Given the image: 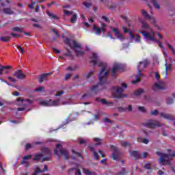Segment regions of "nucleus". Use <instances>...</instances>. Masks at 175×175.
Returning <instances> with one entry per match:
<instances>
[{
  "label": "nucleus",
  "mask_w": 175,
  "mask_h": 175,
  "mask_svg": "<svg viewBox=\"0 0 175 175\" xmlns=\"http://www.w3.org/2000/svg\"><path fill=\"white\" fill-rule=\"evenodd\" d=\"M90 59L91 60L90 61V64H93V66L98 65V68H101L98 75L99 83L94 85L92 88V92L96 94H98V92H100V91H102L103 89L100 88L102 85H105V84L109 83V82L107 81V79H106V76L109 75V70L105 72V70H106V68H107V64L99 61V56H98V54L93 53L92 56L90 57ZM103 72H105L102 75V73H103Z\"/></svg>",
  "instance_id": "nucleus-1"
},
{
  "label": "nucleus",
  "mask_w": 175,
  "mask_h": 175,
  "mask_svg": "<svg viewBox=\"0 0 175 175\" xmlns=\"http://www.w3.org/2000/svg\"><path fill=\"white\" fill-rule=\"evenodd\" d=\"M148 65V61L144 60L143 62H139L137 66L138 74L135 76L136 80L132 81V84H137L139 81H141L140 77H143V73H142V70L143 69H146L147 66Z\"/></svg>",
  "instance_id": "nucleus-2"
},
{
  "label": "nucleus",
  "mask_w": 175,
  "mask_h": 175,
  "mask_svg": "<svg viewBox=\"0 0 175 175\" xmlns=\"http://www.w3.org/2000/svg\"><path fill=\"white\" fill-rule=\"evenodd\" d=\"M139 33H141V35H143L144 39H146V40H150V42H154L155 43H158L161 49H163V44L161 41L155 39L154 32H152V35H151L150 32H148L146 31H139Z\"/></svg>",
  "instance_id": "nucleus-3"
},
{
  "label": "nucleus",
  "mask_w": 175,
  "mask_h": 175,
  "mask_svg": "<svg viewBox=\"0 0 175 175\" xmlns=\"http://www.w3.org/2000/svg\"><path fill=\"white\" fill-rule=\"evenodd\" d=\"M72 42L74 45H72L70 43V39H69V38H66L64 39V43H66V44H68V46H70V47L75 50L77 57H79V55H84V51H81L76 49H81V45L77 43V41H76L75 40H73Z\"/></svg>",
  "instance_id": "nucleus-4"
},
{
  "label": "nucleus",
  "mask_w": 175,
  "mask_h": 175,
  "mask_svg": "<svg viewBox=\"0 0 175 175\" xmlns=\"http://www.w3.org/2000/svg\"><path fill=\"white\" fill-rule=\"evenodd\" d=\"M55 149L54 150V155H57L58 159H60L61 155H64L65 159H69V156L68 155V150L62 148V145L57 144L55 145ZM59 152L60 154H58Z\"/></svg>",
  "instance_id": "nucleus-5"
},
{
  "label": "nucleus",
  "mask_w": 175,
  "mask_h": 175,
  "mask_svg": "<svg viewBox=\"0 0 175 175\" xmlns=\"http://www.w3.org/2000/svg\"><path fill=\"white\" fill-rule=\"evenodd\" d=\"M156 154L159 155V157H161L160 163H161V165H170V160H168L170 159V154L162 153L159 151L156 152Z\"/></svg>",
  "instance_id": "nucleus-6"
},
{
  "label": "nucleus",
  "mask_w": 175,
  "mask_h": 175,
  "mask_svg": "<svg viewBox=\"0 0 175 175\" xmlns=\"http://www.w3.org/2000/svg\"><path fill=\"white\" fill-rule=\"evenodd\" d=\"M42 106H48V107H51V106H59V99L53 100L51 99L49 100H42L40 103Z\"/></svg>",
  "instance_id": "nucleus-7"
},
{
  "label": "nucleus",
  "mask_w": 175,
  "mask_h": 175,
  "mask_svg": "<svg viewBox=\"0 0 175 175\" xmlns=\"http://www.w3.org/2000/svg\"><path fill=\"white\" fill-rule=\"evenodd\" d=\"M111 149L112 150V159L113 161H118L121 155L120 150L114 145H111Z\"/></svg>",
  "instance_id": "nucleus-8"
},
{
  "label": "nucleus",
  "mask_w": 175,
  "mask_h": 175,
  "mask_svg": "<svg viewBox=\"0 0 175 175\" xmlns=\"http://www.w3.org/2000/svg\"><path fill=\"white\" fill-rule=\"evenodd\" d=\"M144 125L146 126V128L154 129L157 128V126H161V122L157 120H150L146 123H144Z\"/></svg>",
  "instance_id": "nucleus-9"
},
{
  "label": "nucleus",
  "mask_w": 175,
  "mask_h": 175,
  "mask_svg": "<svg viewBox=\"0 0 175 175\" xmlns=\"http://www.w3.org/2000/svg\"><path fill=\"white\" fill-rule=\"evenodd\" d=\"M114 90L116 91L115 94V98H128L127 94H123L124 92V88L118 86H116L114 88Z\"/></svg>",
  "instance_id": "nucleus-10"
},
{
  "label": "nucleus",
  "mask_w": 175,
  "mask_h": 175,
  "mask_svg": "<svg viewBox=\"0 0 175 175\" xmlns=\"http://www.w3.org/2000/svg\"><path fill=\"white\" fill-rule=\"evenodd\" d=\"M122 69V66L120 64H115L112 68L111 76L114 77V79H117V72L118 70H121Z\"/></svg>",
  "instance_id": "nucleus-11"
},
{
  "label": "nucleus",
  "mask_w": 175,
  "mask_h": 175,
  "mask_svg": "<svg viewBox=\"0 0 175 175\" xmlns=\"http://www.w3.org/2000/svg\"><path fill=\"white\" fill-rule=\"evenodd\" d=\"M13 76L16 77L18 80H24L25 77H27V75L24 73H23V71L21 70H17L14 72Z\"/></svg>",
  "instance_id": "nucleus-12"
},
{
  "label": "nucleus",
  "mask_w": 175,
  "mask_h": 175,
  "mask_svg": "<svg viewBox=\"0 0 175 175\" xmlns=\"http://www.w3.org/2000/svg\"><path fill=\"white\" fill-rule=\"evenodd\" d=\"M129 35L131 39V40H135L137 43H140V35L139 34H133L131 31H129Z\"/></svg>",
  "instance_id": "nucleus-13"
},
{
  "label": "nucleus",
  "mask_w": 175,
  "mask_h": 175,
  "mask_svg": "<svg viewBox=\"0 0 175 175\" xmlns=\"http://www.w3.org/2000/svg\"><path fill=\"white\" fill-rule=\"evenodd\" d=\"M12 69V66H2L1 67H0V76H2V74L4 72L5 75H8V73H10V70Z\"/></svg>",
  "instance_id": "nucleus-14"
},
{
  "label": "nucleus",
  "mask_w": 175,
  "mask_h": 175,
  "mask_svg": "<svg viewBox=\"0 0 175 175\" xmlns=\"http://www.w3.org/2000/svg\"><path fill=\"white\" fill-rule=\"evenodd\" d=\"M50 75H53V72H49V73H44L39 75L38 79H39V83H43L44 80H47V77L50 76Z\"/></svg>",
  "instance_id": "nucleus-15"
},
{
  "label": "nucleus",
  "mask_w": 175,
  "mask_h": 175,
  "mask_svg": "<svg viewBox=\"0 0 175 175\" xmlns=\"http://www.w3.org/2000/svg\"><path fill=\"white\" fill-rule=\"evenodd\" d=\"M88 148L92 152H93L94 159H96V161H99V154H98V152L95 151V148H94L92 145H89Z\"/></svg>",
  "instance_id": "nucleus-16"
},
{
  "label": "nucleus",
  "mask_w": 175,
  "mask_h": 175,
  "mask_svg": "<svg viewBox=\"0 0 175 175\" xmlns=\"http://www.w3.org/2000/svg\"><path fill=\"white\" fill-rule=\"evenodd\" d=\"M160 116L161 117H163L165 120H169L170 121H174V116L173 115H170L165 113H161Z\"/></svg>",
  "instance_id": "nucleus-17"
},
{
  "label": "nucleus",
  "mask_w": 175,
  "mask_h": 175,
  "mask_svg": "<svg viewBox=\"0 0 175 175\" xmlns=\"http://www.w3.org/2000/svg\"><path fill=\"white\" fill-rule=\"evenodd\" d=\"M41 154H42V157L51 156V151L49 148L44 147L41 149Z\"/></svg>",
  "instance_id": "nucleus-18"
},
{
  "label": "nucleus",
  "mask_w": 175,
  "mask_h": 175,
  "mask_svg": "<svg viewBox=\"0 0 175 175\" xmlns=\"http://www.w3.org/2000/svg\"><path fill=\"white\" fill-rule=\"evenodd\" d=\"M131 157H133L135 159H140L142 158V154H140L138 151L133 150L130 152Z\"/></svg>",
  "instance_id": "nucleus-19"
},
{
  "label": "nucleus",
  "mask_w": 175,
  "mask_h": 175,
  "mask_svg": "<svg viewBox=\"0 0 175 175\" xmlns=\"http://www.w3.org/2000/svg\"><path fill=\"white\" fill-rule=\"evenodd\" d=\"M152 90L154 91H156V90H166V88H165L163 85L159 84V83H154V86L152 87Z\"/></svg>",
  "instance_id": "nucleus-20"
},
{
  "label": "nucleus",
  "mask_w": 175,
  "mask_h": 175,
  "mask_svg": "<svg viewBox=\"0 0 175 175\" xmlns=\"http://www.w3.org/2000/svg\"><path fill=\"white\" fill-rule=\"evenodd\" d=\"M42 157H43V154L42 152H38L34 155V157H33V161L34 162L40 161V159H42Z\"/></svg>",
  "instance_id": "nucleus-21"
},
{
  "label": "nucleus",
  "mask_w": 175,
  "mask_h": 175,
  "mask_svg": "<svg viewBox=\"0 0 175 175\" xmlns=\"http://www.w3.org/2000/svg\"><path fill=\"white\" fill-rule=\"evenodd\" d=\"M74 170H75V175H82L81 171L80 170V169H77V167L70 168L68 170L69 174H70V173H72V172H73Z\"/></svg>",
  "instance_id": "nucleus-22"
},
{
  "label": "nucleus",
  "mask_w": 175,
  "mask_h": 175,
  "mask_svg": "<svg viewBox=\"0 0 175 175\" xmlns=\"http://www.w3.org/2000/svg\"><path fill=\"white\" fill-rule=\"evenodd\" d=\"M3 13H5V14L12 15L14 14V11H13L10 8H5L3 10Z\"/></svg>",
  "instance_id": "nucleus-23"
},
{
  "label": "nucleus",
  "mask_w": 175,
  "mask_h": 175,
  "mask_svg": "<svg viewBox=\"0 0 175 175\" xmlns=\"http://www.w3.org/2000/svg\"><path fill=\"white\" fill-rule=\"evenodd\" d=\"M96 102H101L103 105H113V103H109L106 99H101L100 98H96Z\"/></svg>",
  "instance_id": "nucleus-24"
},
{
  "label": "nucleus",
  "mask_w": 175,
  "mask_h": 175,
  "mask_svg": "<svg viewBox=\"0 0 175 175\" xmlns=\"http://www.w3.org/2000/svg\"><path fill=\"white\" fill-rule=\"evenodd\" d=\"M142 28L144 29H149L150 32L152 34V29L151 27H150V25H148V24H147L146 22H142Z\"/></svg>",
  "instance_id": "nucleus-25"
},
{
  "label": "nucleus",
  "mask_w": 175,
  "mask_h": 175,
  "mask_svg": "<svg viewBox=\"0 0 175 175\" xmlns=\"http://www.w3.org/2000/svg\"><path fill=\"white\" fill-rule=\"evenodd\" d=\"M113 32L115 33V36H117L118 39H121L122 38V36L121 33H120V31H118V29L117 28H111Z\"/></svg>",
  "instance_id": "nucleus-26"
},
{
  "label": "nucleus",
  "mask_w": 175,
  "mask_h": 175,
  "mask_svg": "<svg viewBox=\"0 0 175 175\" xmlns=\"http://www.w3.org/2000/svg\"><path fill=\"white\" fill-rule=\"evenodd\" d=\"M10 39H12V37L9 36L0 37V40L1 42H3L4 43H8V42H10Z\"/></svg>",
  "instance_id": "nucleus-27"
},
{
  "label": "nucleus",
  "mask_w": 175,
  "mask_h": 175,
  "mask_svg": "<svg viewBox=\"0 0 175 175\" xmlns=\"http://www.w3.org/2000/svg\"><path fill=\"white\" fill-rule=\"evenodd\" d=\"M46 14L51 17V18H53V20H58V16L51 12L50 11L46 10Z\"/></svg>",
  "instance_id": "nucleus-28"
},
{
  "label": "nucleus",
  "mask_w": 175,
  "mask_h": 175,
  "mask_svg": "<svg viewBox=\"0 0 175 175\" xmlns=\"http://www.w3.org/2000/svg\"><path fill=\"white\" fill-rule=\"evenodd\" d=\"M94 142H96L95 146H100L102 144V142H103V139L96 137V138H94Z\"/></svg>",
  "instance_id": "nucleus-29"
},
{
  "label": "nucleus",
  "mask_w": 175,
  "mask_h": 175,
  "mask_svg": "<svg viewBox=\"0 0 175 175\" xmlns=\"http://www.w3.org/2000/svg\"><path fill=\"white\" fill-rule=\"evenodd\" d=\"M93 29L95 31L96 35H100V27H96V25H93Z\"/></svg>",
  "instance_id": "nucleus-30"
},
{
  "label": "nucleus",
  "mask_w": 175,
  "mask_h": 175,
  "mask_svg": "<svg viewBox=\"0 0 175 175\" xmlns=\"http://www.w3.org/2000/svg\"><path fill=\"white\" fill-rule=\"evenodd\" d=\"M70 21L71 24H76V21H77V14H73Z\"/></svg>",
  "instance_id": "nucleus-31"
},
{
  "label": "nucleus",
  "mask_w": 175,
  "mask_h": 175,
  "mask_svg": "<svg viewBox=\"0 0 175 175\" xmlns=\"http://www.w3.org/2000/svg\"><path fill=\"white\" fill-rule=\"evenodd\" d=\"M150 2L152 3V5L154 6L156 9H161V5L158 4V2L157 0H150Z\"/></svg>",
  "instance_id": "nucleus-32"
},
{
  "label": "nucleus",
  "mask_w": 175,
  "mask_h": 175,
  "mask_svg": "<svg viewBox=\"0 0 175 175\" xmlns=\"http://www.w3.org/2000/svg\"><path fill=\"white\" fill-rule=\"evenodd\" d=\"M144 92V89H138L134 92V95H136V96H139V95H142Z\"/></svg>",
  "instance_id": "nucleus-33"
},
{
  "label": "nucleus",
  "mask_w": 175,
  "mask_h": 175,
  "mask_svg": "<svg viewBox=\"0 0 175 175\" xmlns=\"http://www.w3.org/2000/svg\"><path fill=\"white\" fill-rule=\"evenodd\" d=\"M35 173H33L32 175H39V173H44V170H40V167L38 166L35 170Z\"/></svg>",
  "instance_id": "nucleus-34"
},
{
  "label": "nucleus",
  "mask_w": 175,
  "mask_h": 175,
  "mask_svg": "<svg viewBox=\"0 0 175 175\" xmlns=\"http://www.w3.org/2000/svg\"><path fill=\"white\" fill-rule=\"evenodd\" d=\"M142 16H144V17H145V18H151V16H150L148 14V13L147 12V11L142 10Z\"/></svg>",
  "instance_id": "nucleus-35"
},
{
  "label": "nucleus",
  "mask_w": 175,
  "mask_h": 175,
  "mask_svg": "<svg viewBox=\"0 0 175 175\" xmlns=\"http://www.w3.org/2000/svg\"><path fill=\"white\" fill-rule=\"evenodd\" d=\"M64 55H66V57H70V58L73 59V53H72V51H70V49H67V53H66Z\"/></svg>",
  "instance_id": "nucleus-36"
},
{
  "label": "nucleus",
  "mask_w": 175,
  "mask_h": 175,
  "mask_svg": "<svg viewBox=\"0 0 175 175\" xmlns=\"http://www.w3.org/2000/svg\"><path fill=\"white\" fill-rule=\"evenodd\" d=\"M121 146L122 147H129L130 148L132 147V144H129L128 142H121Z\"/></svg>",
  "instance_id": "nucleus-37"
},
{
  "label": "nucleus",
  "mask_w": 175,
  "mask_h": 175,
  "mask_svg": "<svg viewBox=\"0 0 175 175\" xmlns=\"http://www.w3.org/2000/svg\"><path fill=\"white\" fill-rule=\"evenodd\" d=\"M49 161H51V156H46L41 159V162H48Z\"/></svg>",
  "instance_id": "nucleus-38"
},
{
  "label": "nucleus",
  "mask_w": 175,
  "mask_h": 175,
  "mask_svg": "<svg viewBox=\"0 0 175 175\" xmlns=\"http://www.w3.org/2000/svg\"><path fill=\"white\" fill-rule=\"evenodd\" d=\"M78 142L79 144H87V140H85L84 138L79 137L78 139Z\"/></svg>",
  "instance_id": "nucleus-39"
},
{
  "label": "nucleus",
  "mask_w": 175,
  "mask_h": 175,
  "mask_svg": "<svg viewBox=\"0 0 175 175\" xmlns=\"http://www.w3.org/2000/svg\"><path fill=\"white\" fill-rule=\"evenodd\" d=\"M144 169H146L147 170H151V163L150 162L145 163V165H144Z\"/></svg>",
  "instance_id": "nucleus-40"
},
{
  "label": "nucleus",
  "mask_w": 175,
  "mask_h": 175,
  "mask_svg": "<svg viewBox=\"0 0 175 175\" xmlns=\"http://www.w3.org/2000/svg\"><path fill=\"white\" fill-rule=\"evenodd\" d=\"M79 68V66H75L74 68H72L70 66H68L66 68V70H70L71 72H75V70H76L77 68Z\"/></svg>",
  "instance_id": "nucleus-41"
},
{
  "label": "nucleus",
  "mask_w": 175,
  "mask_h": 175,
  "mask_svg": "<svg viewBox=\"0 0 175 175\" xmlns=\"http://www.w3.org/2000/svg\"><path fill=\"white\" fill-rule=\"evenodd\" d=\"M12 31H14V32H23V29L18 27H15L12 28Z\"/></svg>",
  "instance_id": "nucleus-42"
},
{
  "label": "nucleus",
  "mask_w": 175,
  "mask_h": 175,
  "mask_svg": "<svg viewBox=\"0 0 175 175\" xmlns=\"http://www.w3.org/2000/svg\"><path fill=\"white\" fill-rule=\"evenodd\" d=\"M46 88H44V86H40L38 88H36L35 90L36 92H42L43 90H45Z\"/></svg>",
  "instance_id": "nucleus-43"
},
{
  "label": "nucleus",
  "mask_w": 175,
  "mask_h": 175,
  "mask_svg": "<svg viewBox=\"0 0 175 175\" xmlns=\"http://www.w3.org/2000/svg\"><path fill=\"white\" fill-rule=\"evenodd\" d=\"M63 12L66 16H72L73 14V12L72 11L64 10Z\"/></svg>",
  "instance_id": "nucleus-44"
},
{
  "label": "nucleus",
  "mask_w": 175,
  "mask_h": 175,
  "mask_svg": "<svg viewBox=\"0 0 175 175\" xmlns=\"http://www.w3.org/2000/svg\"><path fill=\"white\" fill-rule=\"evenodd\" d=\"M165 73H167V70H170V69H172V64H169L167 66V63H165Z\"/></svg>",
  "instance_id": "nucleus-45"
},
{
  "label": "nucleus",
  "mask_w": 175,
  "mask_h": 175,
  "mask_svg": "<svg viewBox=\"0 0 175 175\" xmlns=\"http://www.w3.org/2000/svg\"><path fill=\"white\" fill-rule=\"evenodd\" d=\"M173 102H174V100L173 98H172V97H168L167 98V105H172Z\"/></svg>",
  "instance_id": "nucleus-46"
},
{
  "label": "nucleus",
  "mask_w": 175,
  "mask_h": 175,
  "mask_svg": "<svg viewBox=\"0 0 175 175\" xmlns=\"http://www.w3.org/2000/svg\"><path fill=\"white\" fill-rule=\"evenodd\" d=\"M125 167H122V171L118 173V175H125L126 174Z\"/></svg>",
  "instance_id": "nucleus-47"
},
{
  "label": "nucleus",
  "mask_w": 175,
  "mask_h": 175,
  "mask_svg": "<svg viewBox=\"0 0 175 175\" xmlns=\"http://www.w3.org/2000/svg\"><path fill=\"white\" fill-rule=\"evenodd\" d=\"M109 9H111V10L116 9L117 8V5L116 3H111V5H108Z\"/></svg>",
  "instance_id": "nucleus-48"
},
{
  "label": "nucleus",
  "mask_w": 175,
  "mask_h": 175,
  "mask_svg": "<svg viewBox=\"0 0 175 175\" xmlns=\"http://www.w3.org/2000/svg\"><path fill=\"white\" fill-rule=\"evenodd\" d=\"M72 154H75V155H77V157H79V158H81V159H83V156H81V154H80V152H76L74 150H72Z\"/></svg>",
  "instance_id": "nucleus-49"
},
{
  "label": "nucleus",
  "mask_w": 175,
  "mask_h": 175,
  "mask_svg": "<svg viewBox=\"0 0 175 175\" xmlns=\"http://www.w3.org/2000/svg\"><path fill=\"white\" fill-rule=\"evenodd\" d=\"M31 158H32V154H29V155L24 156L23 157V159H24L25 161H28V160L31 159Z\"/></svg>",
  "instance_id": "nucleus-50"
},
{
  "label": "nucleus",
  "mask_w": 175,
  "mask_h": 175,
  "mask_svg": "<svg viewBox=\"0 0 175 175\" xmlns=\"http://www.w3.org/2000/svg\"><path fill=\"white\" fill-rule=\"evenodd\" d=\"M17 49L21 53V54H24V49L21 45H17Z\"/></svg>",
  "instance_id": "nucleus-51"
},
{
  "label": "nucleus",
  "mask_w": 175,
  "mask_h": 175,
  "mask_svg": "<svg viewBox=\"0 0 175 175\" xmlns=\"http://www.w3.org/2000/svg\"><path fill=\"white\" fill-rule=\"evenodd\" d=\"M159 112L157 109H154L153 111H150V114L152 116H157Z\"/></svg>",
  "instance_id": "nucleus-52"
},
{
  "label": "nucleus",
  "mask_w": 175,
  "mask_h": 175,
  "mask_svg": "<svg viewBox=\"0 0 175 175\" xmlns=\"http://www.w3.org/2000/svg\"><path fill=\"white\" fill-rule=\"evenodd\" d=\"M148 18L150 21V23L152 24H154V25L156 24L157 21H155V18H152L150 16V18Z\"/></svg>",
  "instance_id": "nucleus-53"
},
{
  "label": "nucleus",
  "mask_w": 175,
  "mask_h": 175,
  "mask_svg": "<svg viewBox=\"0 0 175 175\" xmlns=\"http://www.w3.org/2000/svg\"><path fill=\"white\" fill-rule=\"evenodd\" d=\"M102 20H104V21H105V23H110V20L106 16H103Z\"/></svg>",
  "instance_id": "nucleus-54"
},
{
  "label": "nucleus",
  "mask_w": 175,
  "mask_h": 175,
  "mask_svg": "<svg viewBox=\"0 0 175 175\" xmlns=\"http://www.w3.org/2000/svg\"><path fill=\"white\" fill-rule=\"evenodd\" d=\"M52 31L58 38H61V36H59V33H58V31H56L55 29H52Z\"/></svg>",
  "instance_id": "nucleus-55"
},
{
  "label": "nucleus",
  "mask_w": 175,
  "mask_h": 175,
  "mask_svg": "<svg viewBox=\"0 0 175 175\" xmlns=\"http://www.w3.org/2000/svg\"><path fill=\"white\" fill-rule=\"evenodd\" d=\"M65 92L64 90L62 91H59L57 92V93L55 94V96H61V95H63V94H64Z\"/></svg>",
  "instance_id": "nucleus-56"
},
{
  "label": "nucleus",
  "mask_w": 175,
  "mask_h": 175,
  "mask_svg": "<svg viewBox=\"0 0 175 175\" xmlns=\"http://www.w3.org/2000/svg\"><path fill=\"white\" fill-rule=\"evenodd\" d=\"M8 79L10 80V81H11V83H16V81H17L16 79L11 77H8Z\"/></svg>",
  "instance_id": "nucleus-57"
},
{
  "label": "nucleus",
  "mask_w": 175,
  "mask_h": 175,
  "mask_svg": "<svg viewBox=\"0 0 175 175\" xmlns=\"http://www.w3.org/2000/svg\"><path fill=\"white\" fill-rule=\"evenodd\" d=\"M10 35H11V36H13L14 38H20V37L23 36L21 35L16 34L14 33H10Z\"/></svg>",
  "instance_id": "nucleus-58"
},
{
  "label": "nucleus",
  "mask_w": 175,
  "mask_h": 175,
  "mask_svg": "<svg viewBox=\"0 0 175 175\" xmlns=\"http://www.w3.org/2000/svg\"><path fill=\"white\" fill-rule=\"evenodd\" d=\"M138 110L142 113H146V108H144V107H138Z\"/></svg>",
  "instance_id": "nucleus-59"
},
{
  "label": "nucleus",
  "mask_w": 175,
  "mask_h": 175,
  "mask_svg": "<svg viewBox=\"0 0 175 175\" xmlns=\"http://www.w3.org/2000/svg\"><path fill=\"white\" fill-rule=\"evenodd\" d=\"M83 5H84V6H85V8H91V3H88V2H87V1H85V2H84L83 3Z\"/></svg>",
  "instance_id": "nucleus-60"
},
{
  "label": "nucleus",
  "mask_w": 175,
  "mask_h": 175,
  "mask_svg": "<svg viewBox=\"0 0 175 175\" xmlns=\"http://www.w3.org/2000/svg\"><path fill=\"white\" fill-rule=\"evenodd\" d=\"M35 5H36V3L31 1V3L28 5V8L30 9H33V6H35Z\"/></svg>",
  "instance_id": "nucleus-61"
},
{
  "label": "nucleus",
  "mask_w": 175,
  "mask_h": 175,
  "mask_svg": "<svg viewBox=\"0 0 175 175\" xmlns=\"http://www.w3.org/2000/svg\"><path fill=\"white\" fill-rule=\"evenodd\" d=\"M31 147H32V145H31V144H27L25 145L26 151H28V150H29V148H31Z\"/></svg>",
  "instance_id": "nucleus-62"
},
{
  "label": "nucleus",
  "mask_w": 175,
  "mask_h": 175,
  "mask_svg": "<svg viewBox=\"0 0 175 175\" xmlns=\"http://www.w3.org/2000/svg\"><path fill=\"white\" fill-rule=\"evenodd\" d=\"M83 172H84L85 174H87V175L91 174V171H90V170L83 169Z\"/></svg>",
  "instance_id": "nucleus-63"
},
{
  "label": "nucleus",
  "mask_w": 175,
  "mask_h": 175,
  "mask_svg": "<svg viewBox=\"0 0 175 175\" xmlns=\"http://www.w3.org/2000/svg\"><path fill=\"white\" fill-rule=\"evenodd\" d=\"M149 142L150 141L146 138L142 139V143H144V144H148Z\"/></svg>",
  "instance_id": "nucleus-64"
}]
</instances>
